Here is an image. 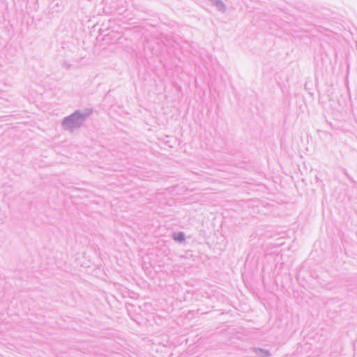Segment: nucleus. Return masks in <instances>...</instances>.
Masks as SVG:
<instances>
[{
    "mask_svg": "<svg viewBox=\"0 0 357 357\" xmlns=\"http://www.w3.org/2000/svg\"><path fill=\"white\" fill-rule=\"evenodd\" d=\"M71 120H72L71 119H66L65 124L68 125L71 121Z\"/></svg>",
    "mask_w": 357,
    "mask_h": 357,
    "instance_id": "f03ea898",
    "label": "nucleus"
},
{
    "mask_svg": "<svg viewBox=\"0 0 357 357\" xmlns=\"http://www.w3.org/2000/svg\"><path fill=\"white\" fill-rule=\"evenodd\" d=\"M174 238L175 240L179 241L184 240V236L182 234H177L174 235Z\"/></svg>",
    "mask_w": 357,
    "mask_h": 357,
    "instance_id": "f257e3e1",
    "label": "nucleus"
},
{
    "mask_svg": "<svg viewBox=\"0 0 357 357\" xmlns=\"http://www.w3.org/2000/svg\"><path fill=\"white\" fill-rule=\"evenodd\" d=\"M218 3H220V5H222V3L220 1H218Z\"/></svg>",
    "mask_w": 357,
    "mask_h": 357,
    "instance_id": "7ed1b4c3",
    "label": "nucleus"
}]
</instances>
